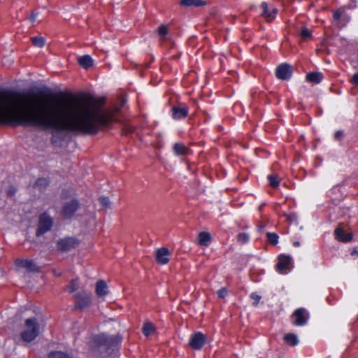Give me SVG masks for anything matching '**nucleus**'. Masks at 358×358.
Instances as JSON below:
<instances>
[{"instance_id": "1", "label": "nucleus", "mask_w": 358, "mask_h": 358, "mask_svg": "<svg viewBox=\"0 0 358 358\" xmlns=\"http://www.w3.org/2000/svg\"><path fill=\"white\" fill-rule=\"evenodd\" d=\"M114 120V112L104 109L100 101L92 97L50 100L27 93L0 92V123L95 134Z\"/></svg>"}, {"instance_id": "2", "label": "nucleus", "mask_w": 358, "mask_h": 358, "mask_svg": "<svg viewBox=\"0 0 358 358\" xmlns=\"http://www.w3.org/2000/svg\"><path fill=\"white\" fill-rule=\"evenodd\" d=\"M40 333V326L36 318H29L24 322L21 331V338L24 342L34 341Z\"/></svg>"}, {"instance_id": "3", "label": "nucleus", "mask_w": 358, "mask_h": 358, "mask_svg": "<svg viewBox=\"0 0 358 358\" xmlns=\"http://www.w3.org/2000/svg\"><path fill=\"white\" fill-rule=\"evenodd\" d=\"M53 225L52 217L46 213L41 214L38 220L36 235L40 236L49 231Z\"/></svg>"}, {"instance_id": "4", "label": "nucleus", "mask_w": 358, "mask_h": 358, "mask_svg": "<svg viewBox=\"0 0 358 358\" xmlns=\"http://www.w3.org/2000/svg\"><path fill=\"white\" fill-rule=\"evenodd\" d=\"M308 318L309 314L303 308L296 309L292 315V323L296 326L305 325Z\"/></svg>"}, {"instance_id": "5", "label": "nucleus", "mask_w": 358, "mask_h": 358, "mask_svg": "<svg viewBox=\"0 0 358 358\" xmlns=\"http://www.w3.org/2000/svg\"><path fill=\"white\" fill-rule=\"evenodd\" d=\"M206 342V338L201 332H196L192 335L189 345L194 350H200Z\"/></svg>"}, {"instance_id": "6", "label": "nucleus", "mask_w": 358, "mask_h": 358, "mask_svg": "<svg viewBox=\"0 0 358 358\" xmlns=\"http://www.w3.org/2000/svg\"><path fill=\"white\" fill-rule=\"evenodd\" d=\"M79 207V203L76 200H71L66 202L62 210V215L66 218H71L76 212Z\"/></svg>"}, {"instance_id": "7", "label": "nucleus", "mask_w": 358, "mask_h": 358, "mask_svg": "<svg viewBox=\"0 0 358 358\" xmlns=\"http://www.w3.org/2000/svg\"><path fill=\"white\" fill-rule=\"evenodd\" d=\"M76 306L80 309L87 307L91 303V296L85 292H79L75 295Z\"/></svg>"}, {"instance_id": "8", "label": "nucleus", "mask_w": 358, "mask_h": 358, "mask_svg": "<svg viewBox=\"0 0 358 358\" xmlns=\"http://www.w3.org/2000/svg\"><path fill=\"white\" fill-rule=\"evenodd\" d=\"M78 244L76 239L67 237L59 240L57 242V248L61 251H68L76 248Z\"/></svg>"}, {"instance_id": "9", "label": "nucleus", "mask_w": 358, "mask_h": 358, "mask_svg": "<svg viewBox=\"0 0 358 358\" xmlns=\"http://www.w3.org/2000/svg\"><path fill=\"white\" fill-rule=\"evenodd\" d=\"M171 252L166 248H161L156 250L155 258L156 261L159 264H166L170 260Z\"/></svg>"}, {"instance_id": "10", "label": "nucleus", "mask_w": 358, "mask_h": 358, "mask_svg": "<svg viewBox=\"0 0 358 358\" xmlns=\"http://www.w3.org/2000/svg\"><path fill=\"white\" fill-rule=\"evenodd\" d=\"M275 75L278 79L288 80L292 76L291 66L287 64H280L275 70Z\"/></svg>"}, {"instance_id": "11", "label": "nucleus", "mask_w": 358, "mask_h": 358, "mask_svg": "<svg viewBox=\"0 0 358 358\" xmlns=\"http://www.w3.org/2000/svg\"><path fill=\"white\" fill-rule=\"evenodd\" d=\"M261 8L263 10L261 16L264 17L268 22L272 21L275 17V15L278 11L276 8H272L270 10L268 5L266 2H262L261 4Z\"/></svg>"}, {"instance_id": "12", "label": "nucleus", "mask_w": 358, "mask_h": 358, "mask_svg": "<svg viewBox=\"0 0 358 358\" xmlns=\"http://www.w3.org/2000/svg\"><path fill=\"white\" fill-rule=\"evenodd\" d=\"M188 115V107L184 103H179L172 108V115L174 119H182Z\"/></svg>"}, {"instance_id": "13", "label": "nucleus", "mask_w": 358, "mask_h": 358, "mask_svg": "<svg viewBox=\"0 0 358 358\" xmlns=\"http://www.w3.org/2000/svg\"><path fill=\"white\" fill-rule=\"evenodd\" d=\"M291 257L287 255H280L278 257V262L276 265L277 270L282 273L289 269Z\"/></svg>"}, {"instance_id": "14", "label": "nucleus", "mask_w": 358, "mask_h": 358, "mask_svg": "<svg viewBox=\"0 0 358 358\" xmlns=\"http://www.w3.org/2000/svg\"><path fill=\"white\" fill-rule=\"evenodd\" d=\"M334 234L336 238L341 242H348L351 241L352 234L351 233H346L343 228L338 227L335 229Z\"/></svg>"}, {"instance_id": "15", "label": "nucleus", "mask_w": 358, "mask_h": 358, "mask_svg": "<svg viewBox=\"0 0 358 358\" xmlns=\"http://www.w3.org/2000/svg\"><path fill=\"white\" fill-rule=\"evenodd\" d=\"M97 341L103 345L110 346L117 344L120 340L114 336L101 334L98 336Z\"/></svg>"}, {"instance_id": "16", "label": "nucleus", "mask_w": 358, "mask_h": 358, "mask_svg": "<svg viewBox=\"0 0 358 358\" xmlns=\"http://www.w3.org/2000/svg\"><path fill=\"white\" fill-rule=\"evenodd\" d=\"M95 292L96 295L102 299L108 294V286L105 281L100 280L96 284Z\"/></svg>"}, {"instance_id": "17", "label": "nucleus", "mask_w": 358, "mask_h": 358, "mask_svg": "<svg viewBox=\"0 0 358 358\" xmlns=\"http://www.w3.org/2000/svg\"><path fill=\"white\" fill-rule=\"evenodd\" d=\"M17 266L25 268L29 271H35L36 269V264L33 261L29 259H18L16 261Z\"/></svg>"}, {"instance_id": "18", "label": "nucleus", "mask_w": 358, "mask_h": 358, "mask_svg": "<svg viewBox=\"0 0 358 358\" xmlns=\"http://www.w3.org/2000/svg\"><path fill=\"white\" fill-rule=\"evenodd\" d=\"M180 5L185 7L190 6H203L206 5V2L202 0H180Z\"/></svg>"}, {"instance_id": "19", "label": "nucleus", "mask_w": 358, "mask_h": 358, "mask_svg": "<svg viewBox=\"0 0 358 358\" xmlns=\"http://www.w3.org/2000/svg\"><path fill=\"white\" fill-rule=\"evenodd\" d=\"M78 63L82 67L88 69L92 66L93 59L90 55H84L78 58Z\"/></svg>"}, {"instance_id": "20", "label": "nucleus", "mask_w": 358, "mask_h": 358, "mask_svg": "<svg viewBox=\"0 0 358 358\" xmlns=\"http://www.w3.org/2000/svg\"><path fill=\"white\" fill-rule=\"evenodd\" d=\"M173 151L177 155H185L188 154V149L187 147L180 143H176L173 145Z\"/></svg>"}, {"instance_id": "21", "label": "nucleus", "mask_w": 358, "mask_h": 358, "mask_svg": "<svg viewBox=\"0 0 358 358\" xmlns=\"http://www.w3.org/2000/svg\"><path fill=\"white\" fill-rule=\"evenodd\" d=\"M323 76L322 73L320 72H313L310 73L306 76V80L308 82L314 83H319L322 80Z\"/></svg>"}, {"instance_id": "22", "label": "nucleus", "mask_w": 358, "mask_h": 358, "mask_svg": "<svg viewBox=\"0 0 358 358\" xmlns=\"http://www.w3.org/2000/svg\"><path fill=\"white\" fill-rule=\"evenodd\" d=\"M210 238V235L208 232L202 231L199 234V243L201 245L207 246Z\"/></svg>"}, {"instance_id": "23", "label": "nucleus", "mask_w": 358, "mask_h": 358, "mask_svg": "<svg viewBox=\"0 0 358 358\" xmlns=\"http://www.w3.org/2000/svg\"><path fill=\"white\" fill-rule=\"evenodd\" d=\"M284 339L286 343L292 345H296L299 343L297 336L294 334H287L285 336Z\"/></svg>"}, {"instance_id": "24", "label": "nucleus", "mask_w": 358, "mask_h": 358, "mask_svg": "<svg viewBox=\"0 0 358 358\" xmlns=\"http://www.w3.org/2000/svg\"><path fill=\"white\" fill-rule=\"evenodd\" d=\"M155 326L150 322L145 323L142 331L145 336H148L155 331Z\"/></svg>"}, {"instance_id": "25", "label": "nucleus", "mask_w": 358, "mask_h": 358, "mask_svg": "<svg viewBox=\"0 0 358 358\" xmlns=\"http://www.w3.org/2000/svg\"><path fill=\"white\" fill-rule=\"evenodd\" d=\"M48 358H72L68 354L62 351L51 352L48 355Z\"/></svg>"}, {"instance_id": "26", "label": "nucleus", "mask_w": 358, "mask_h": 358, "mask_svg": "<svg viewBox=\"0 0 358 358\" xmlns=\"http://www.w3.org/2000/svg\"><path fill=\"white\" fill-rule=\"evenodd\" d=\"M79 288V282L78 279L71 281L70 284L66 286V290L69 293H72Z\"/></svg>"}, {"instance_id": "27", "label": "nucleus", "mask_w": 358, "mask_h": 358, "mask_svg": "<svg viewBox=\"0 0 358 358\" xmlns=\"http://www.w3.org/2000/svg\"><path fill=\"white\" fill-rule=\"evenodd\" d=\"M33 44L38 48H43L45 45V38L41 36H36L31 38Z\"/></svg>"}, {"instance_id": "28", "label": "nucleus", "mask_w": 358, "mask_h": 358, "mask_svg": "<svg viewBox=\"0 0 358 358\" xmlns=\"http://www.w3.org/2000/svg\"><path fill=\"white\" fill-rule=\"evenodd\" d=\"M268 241L273 245H277L278 243V236L275 233L268 232L266 234Z\"/></svg>"}, {"instance_id": "29", "label": "nucleus", "mask_w": 358, "mask_h": 358, "mask_svg": "<svg viewBox=\"0 0 358 358\" xmlns=\"http://www.w3.org/2000/svg\"><path fill=\"white\" fill-rule=\"evenodd\" d=\"M268 179L269 180L270 185L273 187H277L279 185L280 180H278V177L273 175H269L268 176Z\"/></svg>"}, {"instance_id": "30", "label": "nucleus", "mask_w": 358, "mask_h": 358, "mask_svg": "<svg viewBox=\"0 0 358 358\" xmlns=\"http://www.w3.org/2000/svg\"><path fill=\"white\" fill-rule=\"evenodd\" d=\"M237 239L240 243L244 244L248 241L249 235L245 233H241L238 235Z\"/></svg>"}, {"instance_id": "31", "label": "nucleus", "mask_w": 358, "mask_h": 358, "mask_svg": "<svg viewBox=\"0 0 358 358\" xmlns=\"http://www.w3.org/2000/svg\"><path fill=\"white\" fill-rule=\"evenodd\" d=\"M301 36L303 40H306L311 37V31L306 27H303L301 31Z\"/></svg>"}, {"instance_id": "32", "label": "nucleus", "mask_w": 358, "mask_h": 358, "mask_svg": "<svg viewBox=\"0 0 358 358\" xmlns=\"http://www.w3.org/2000/svg\"><path fill=\"white\" fill-rule=\"evenodd\" d=\"M100 203L104 208H110L111 205V202L108 197L102 196L99 199Z\"/></svg>"}, {"instance_id": "33", "label": "nucleus", "mask_w": 358, "mask_h": 358, "mask_svg": "<svg viewBox=\"0 0 358 358\" xmlns=\"http://www.w3.org/2000/svg\"><path fill=\"white\" fill-rule=\"evenodd\" d=\"M158 34L162 38H164L166 34H168V29L166 27V26L165 25H161L159 28H158Z\"/></svg>"}, {"instance_id": "34", "label": "nucleus", "mask_w": 358, "mask_h": 358, "mask_svg": "<svg viewBox=\"0 0 358 358\" xmlns=\"http://www.w3.org/2000/svg\"><path fill=\"white\" fill-rule=\"evenodd\" d=\"M217 294L219 298L223 299L227 294V289L225 287H222L217 292Z\"/></svg>"}, {"instance_id": "35", "label": "nucleus", "mask_w": 358, "mask_h": 358, "mask_svg": "<svg viewBox=\"0 0 358 358\" xmlns=\"http://www.w3.org/2000/svg\"><path fill=\"white\" fill-rule=\"evenodd\" d=\"M250 297L255 300L253 305L255 306L257 305V303H259V300L262 298L261 296L257 294L256 293H252Z\"/></svg>"}, {"instance_id": "36", "label": "nucleus", "mask_w": 358, "mask_h": 358, "mask_svg": "<svg viewBox=\"0 0 358 358\" xmlns=\"http://www.w3.org/2000/svg\"><path fill=\"white\" fill-rule=\"evenodd\" d=\"M46 185V180L45 178L38 179L36 182V185L37 187H41L43 185Z\"/></svg>"}, {"instance_id": "37", "label": "nucleus", "mask_w": 358, "mask_h": 358, "mask_svg": "<svg viewBox=\"0 0 358 358\" xmlns=\"http://www.w3.org/2000/svg\"><path fill=\"white\" fill-rule=\"evenodd\" d=\"M351 82L354 85L358 86V73H355V75H353V76L351 78Z\"/></svg>"}, {"instance_id": "38", "label": "nucleus", "mask_w": 358, "mask_h": 358, "mask_svg": "<svg viewBox=\"0 0 358 358\" xmlns=\"http://www.w3.org/2000/svg\"><path fill=\"white\" fill-rule=\"evenodd\" d=\"M289 222H294L296 220V215L295 214H289L287 217Z\"/></svg>"}, {"instance_id": "39", "label": "nucleus", "mask_w": 358, "mask_h": 358, "mask_svg": "<svg viewBox=\"0 0 358 358\" xmlns=\"http://www.w3.org/2000/svg\"><path fill=\"white\" fill-rule=\"evenodd\" d=\"M37 17H38V13H32L31 14V15L29 16V20L31 22H34L36 20Z\"/></svg>"}, {"instance_id": "40", "label": "nucleus", "mask_w": 358, "mask_h": 358, "mask_svg": "<svg viewBox=\"0 0 358 358\" xmlns=\"http://www.w3.org/2000/svg\"><path fill=\"white\" fill-rule=\"evenodd\" d=\"M341 17V12L339 11V10H336L334 13V20H339L340 17Z\"/></svg>"}, {"instance_id": "41", "label": "nucleus", "mask_w": 358, "mask_h": 358, "mask_svg": "<svg viewBox=\"0 0 358 358\" xmlns=\"http://www.w3.org/2000/svg\"><path fill=\"white\" fill-rule=\"evenodd\" d=\"M342 136V132L341 131H337L335 134V138H340Z\"/></svg>"}, {"instance_id": "42", "label": "nucleus", "mask_w": 358, "mask_h": 358, "mask_svg": "<svg viewBox=\"0 0 358 358\" xmlns=\"http://www.w3.org/2000/svg\"><path fill=\"white\" fill-rule=\"evenodd\" d=\"M357 253H358V252H357L355 249H354V250L351 252V255H356V254L357 255Z\"/></svg>"}, {"instance_id": "43", "label": "nucleus", "mask_w": 358, "mask_h": 358, "mask_svg": "<svg viewBox=\"0 0 358 358\" xmlns=\"http://www.w3.org/2000/svg\"><path fill=\"white\" fill-rule=\"evenodd\" d=\"M294 245L296 246V247H298L300 245V243L299 241H295L294 243Z\"/></svg>"}, {"instance_id": "44", "label": "nucleus", "mask_w": 358, "mask_h": 358, "mask_svg": "<svg viewBox=\"0 0 358 358\" xmlns=\"http://www.w3.org/2000/svg\"><path fill=\"white\" fill-rule=\"evenodd\" d=\"M357 255H358V252H357Z\"/></svg>"}]
</instances>
